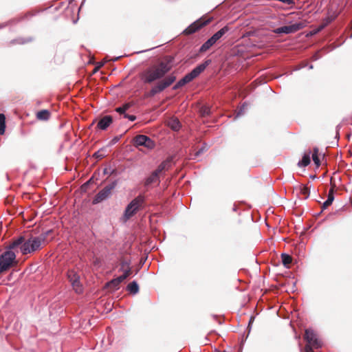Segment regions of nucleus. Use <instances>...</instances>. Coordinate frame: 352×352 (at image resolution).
<instances>
[{
	"instance_id": "obj_1",
	"label": "nucleus",
	"mask_w": 352,
	"mask_h": 352,
	"mask_svg": "<svg viewBox=\"0 0 352 352\" xmlns=\"http://www.w3.org/2000/svg\"><path fill=\"white\" fill-rule=\"evenodd\" d=\"M170 70V66L164 62L153 65L141 74V80L144 83H152L163 78Z\"/></svg>"
},
{
	"instance_id": "obj_2",
	"label": "nucleus",
	"mask_w": 352,
	"mask_h": 352,
	"mask_svg": "<svg viewBox=\"0 0 352 352\" xmlns=\"http://www.w3.org/2000/svg\"><path fill=\"white\" fill-rule=\"evenodd\" d=\"M210 60H206L204 63L197 65L189 74H186L184 78L179 80L173 87V89H177L186 84L191 82L193 79L197 77L206 68L210 65Z\"/></svg>"
},
{
	"instance_id": "obj_3",
	"label": "nucleus",
	"mask_w": 352,
	"mask_h": 352,
	"mask_svg": "<svg viewBox=\"0 0 352 352\" xmlns=\"http://www.w3.org/2000/svg\"><path fill=\"white\" fill-rule=\"evenodd\" d=\"M10 246L0 255V273L9 270L16 263V254Z\"/></svg>"
},
{
	"instance_id": "obj_4",
	"label": "nucleus",
	"mask_w": 352,
	"mask_h": 352,
	"mask_svg": "<svg viewBox=\"0 0 352 352\" xmlns=\"http://www.w3.org/2000/svg\"><path fill=\"white\" fill-rule=\"evenodd\" d=\"M305 339L307 344L304 350H301V352H314L313 348L318 349L322 346L321 341L318 338L314 331L311 329L305 330Z\"/></svg>"
},
{
	"instance_id": "obj_5",
	"label": "nucleus",
	"mask_w": 352,
	"mask_h": 352,
	"mask_svg": "<svg viewBox=\"0 0 352 352\" xmlns=\"http://www.w3.org/2000/svg\"><path fill=\"white\" fill-rule=\"evenodd\" d=\"M31 239H25L24 236H20L15 239L10 245V249H17L20 250V252L23 254H28L33 252L31 250L32 244Z\"/></svg>"
},
{
	"instance_id": "obj_6",
	"label": "nucleus",
	"mask_w": 352,
	"mask_h": 352,
	"mask_svg": "<svg viewBox=\"0 0 352 352\" xmlns=\"http://www.w3.org/2000/svg\"><path fill=\"white\" fill-rule=\"evenodd\" d=\"M144 201V197L139 195L133 199L126 208L124 216L126 219L131 218L140 208Z\"/></svg>"
},
{
	"instance_id": "obj_7",
	"label": "nucleus",
	"mask_w": 352,
	"mask_h": 352,
	"mask_svg": "<svg viewBox=\"0 0 352 352\" xmlns=\"http://www.w3.org/2000/svg\"><path fill=\"white\" fill-rule=\"evenodd\" d=\"M170 164L169 161H164L162 162L157 168L153 171L151 175H149L144 182V186L146 187L150 186L153 184L157 183L159 182L160 174L164 170L168 168Z\"/></svg>"
},
{
	"instance_id": "obj_8",
	"label": "nucleus",
	"mask_w": 352,
	"mask_h": 352,
	"mask_svg": "<svg viewBox=\"0 0 352 352\" xmlns=\"http://www.w3.org/2000/svg\"><path fill=\"white\" fill-rule=\"evenodd\" d=\"M176 77L173 74L166 76L164 79L160 80L154 87L151 90L152 95H155L157 93L161 92L166 88L169 87L175 80Z\"/></svg>"
},
{
	"instance_id": "obj_9",
	"label": "nucleus",
	"mask_w": 352,
	"mask_h": 352,
	"mask_svg": "<svg viewBox=\"0 0 352 352\" xmlns=\"http://www.w3.org/2000/svg\"><path fill=\"white\" fill-rule=\"evenodd\" d=\"M67 278L72 284L73 289L78 294L82 292V286L80 282V276L74 270H69L67 272Z\"/></svg>"
},
{
	"instance_id": "obj_10",
	"label": "nucleus",
	"mask_w": 352,
	"mask_h": 352,
	"mask_svg": "<svg viewBox=\"0 0 352 352\" xmlns=\"http://www.w3.org/2000/svg\"><path fill=\"white\" fill-rule=\"evenodd\" d=\"M133 144L135 147L144 146L148 149L155 147V142L145 135H138L133 139Z\"/></svg>"
},
{
	"instance_id": "obj_11",
	"label": "nucleus",
	"mask_w": 352,
	"mask_h": 352,
	"mask_svg": "<svg viewBox=\"0 0 352 352\" xmlns=\"http://www.w3.org/2000/svg\"><path fill=\"white\" fill-rule=\"evenodd\" d=\"M302 28V25L301 23H294L290 25H285L280 27L278 28H276L275 30V32L277 34H291L296 32L300 30Z\"/></svg>"
},
{
	"instance_id": "obj_12",
	"label": "nucleus",
	"mask_w": 352,
	"mask_h": 352,
	"mask_svg": "<svg viewBox=\"0 0 352 352\" xmlns=\"http://www.w3.org/2000/svg\"><path fill=\"white\" fill-rule=\"evenodd\" d=\"M113 188V185H110L104 187L96 195V198L94 199V202L98 203L107 199L111 194V192Z\"/></svg>"
},
{
	"instance_id": "obj_13",
	"label": "nucleus",
	"mask_w": 352,
	"mask_h": 352,
	"mask_svg": "<svg viewBox=\"0 0 352 352\" xmlns=\"http://www.w3.org/2000/svg\"><path fill=\"white\" fill-rule=\"evenodd\" d=\"M209 23V21H203L202 19L198 20L191 24L186 30L185 32L187 34H192L197 31L199 29L202 28L203 26L206 25Z\"/></svg>"
},
{
	"instance_id": "obj_14",
	"label": "nucleus",
	"mask_w": 352,
	"mask_h": 352,
	"mask_svg": "<svg viewBox=\"0 0 352 352\" xmlns=\"http://www.w3.org/2000/svg\"><path fill=\"white\" fill-rule=\"evenodd\" d=\"M112 122L113 119L111 116H105L98 121L97 127L101 130H105L109 126Z\"/></svg>"
},
{
	"instance_id": "obj_15",
	"label": "nucleus",
	"mask_w": 352,
	"mask_h": 352,
	"mask_svg": "<svg viewBox=\"0 0 352 352\" xmlns=\"http://www.w3.org/2000/svg\"><path fill=\"white\" fill-rule=\"evenodd\" d=\"M31 239V244H32V251H36L40 249L45 241V238L43 236H32Z\"/></svg>"
},
{
	"instance_id": "obj_16",
	"label": "nucleus",
	"mask_w": 352,
	"mask_h": 352,
	"mask_svg": "<svg viewBox=\"0 0 352 352\" xmlns=\"http://www.w3.org/2000/svg\"><path fill=\"white\" fill-rule=\"evenodd\" d=\"M168 126L175 131H177L181 128V123L176 118H171L168 121Z\"/></svg>"
},
{
	"instance_id": "obj_17",
	"label": "nucleus",
	"mask_w": 352,
	"mask_h": 352,
	"mask_svg": "<svg viewBox=\"0 0 352 352\" xmlns=\"http://www.w3.org/2000/svg\"><path fill=\"white\" fill-rule=\"evenodd\" d=\"M310 154H311L310 151L305 153L304 154L302 160L300 161H299L298 163V166L299 167H305L310 164V162H311Z\"/></svg>"
},
{
	"instance_id": "obj_18",
	"label": "nucleus",
	"mask_w": 352,
	"mask_h": 352,
	"mask_svg": "<svg viewBox=\"0 0 352 352\" xmlns=\"http://www.w3.org/2000/svg\"><path fill=\"white\" fill-rule=\"evenodd\" d=\"M50 116V113L47 110H41L36 113V118L40 120H47Z\"/></svg>"
},
{
	"instance_id": "obj_19",
	"label": "nucleus",
	"mask_w": 352,
	"mask_h": 352,
	"mask_svg": "<svg viewBox=\"0 0 352 352\" xmlns=\"http://www.w3.org/2000/svg\"><path fill=\"white\" fill-rule=\"evenodd\" d=\"M214 45V43L212 40L210 38L208 39L200 47L199 51L201 52H204L208 50L212 45Z\"/></svg>"
},
{
	"instance_id": "obj_20",
	"label": "nucleus",
	"mask_w": 352,
	"mask_h": 352,
	"mask_svg": "<svg viewBox=\"0 0 352 352\" xmlns=\"http://www.w3.org/2000/svg\"><path fill=\"white\" fill-rule=\"evenodd\" d=\"M127 290L131 294H135L139 291V286L135 281H133L127 285Z\"/></svg>"
},
{
	"instance_id": "obj_21",
	"label": "nucleus",
	"mask_w": 352,
	"mask_h": 352,
	"mask_svg": "<svg viewBox=\"0 0 352 352\" xmlns=\"http://www.w3.org/2000/svg\"><path fill=\"white\" fill-rule=\"evenodd\" d=\"M312 160L317 167L320 165V160L318 154V148H314L312 153Z\"/></svg>"
},
{
	"instance_id": "obj_22",
	"label": "nucleus",
	"mask_w": 352,
	"mask_h": 352,
	"mask_svg": "<svg viewBox=\"0 0 352 352\" xmlns=\"http://www.w3.org/2000/svg\"><path fill=\"white\" fill-rule=\"evenodd\" d=\"M300 193L302 196V199H307L310 194V190L309 188L306 186H300Z\"/></svg>"
},
{
	"instance_id": "obj_23",
	"label": "nucleus",
	"mask_w": 352,
	"mask_h": 352,
	"mask_svg": "<svg viewBox=\"0 0 352 352\" xmlns=\"http://www.w3.org/2000/svg\"><path fill=\"white\" fill-rule=\"evenodd\" d=\"M6 129V117L4 114L0 113V134L3 135Z\"/></svg>"
},
{
	"instance_id": "obj_24",
	"label": "nucleus",
	"mask_w": 352,
	"mask_h": 352,
	"mask_svg": "<svg viewBox=\"0 0 352 352\" xmlns=\"http://www.w3.org/2000/svg\"><path fill=\"white\" fill-rule=\"evenodd\" d=\"M281 258L282 262L285 266H287L292 263V257L287 254H282Z\"/></svg>"
},
{
	"instance_id": "obj_25",
	"label": "nucleus",
	"mask_w": 352,
	"mask_h": 352,
	"mask_svg": "<svg viewBox=\"0 0 352 352\" xmlns=\"http://www.w3.org/2000/svg\"><path fill=\"white\" fill-rule=\"evenodd\" d=\"M228 26H224L221 30H219L218 32L215 33L217 37H218L219 39L223 37V35H225L228 31H229Z\"/></svg>"
},
{
	"instance_id": "obj_26",
	"label": "nucleus",
	"mask_w": 352,
	"mask_h": 352,
	"mask_svg": "<svg viewBox=\"0 0 352 352\" xmlns=\"http://www.w3.org/2000/svg\"><path fill=\"white\" fill-rule=\"evenodd\" d=\"M129 108V104H126L123 105L122 107L116 108V111L120 114H124V113Z\"/></svg>"
},
{
	"instance_id": "obj_27",
	"label": "nucleus",
	"mask_w": 352,
	"mask_h": 352,
	"mask_svg": "<svg viewBox=\"0 0 352 352\" xmlns=\"http://www.w3.org/2000/svg\"><path fill=\"white\" fill-rule=\"evenodd\" d=\"M247 109V105L243 104L240 109L238 111L236 117H239L243 115L245 109Z\"/></svg>"
},
{
	"instance_id": "obj_28",
	"label": "nucleus",
	"mask_w": 352,
	"mask_h": 352,
	"mask_svg": "<svg viewBox=\"0 0 352 352\" xmlns=\"http://www.w3.org/2000/svg\"><path fill=\"white\" fill-rule=\"evenodd\" d=\"M126 279V276H120L116 278L113 279V283L116 282V284H120L124 280Z\"/></svg>"
},
{
	"instance_id": "obj_29",
	"label": "nucleus",
	"mask_w": 352,
	"mask_h": 352,
	"mask_svg": "<svg viewBox=\"0 0 352 352\" xmlns=\"http://www.w3.org/2000/svg\"><path fill=\"white\" fill-rule=\"evenodd\" d=\"M120 284H116V283H113V279L112 280H111L109 283H108V286L111 288H113V289H116L118 287Z\"/></svg>"
},
{
	"instance_id": "obj_30",
	"label": "nucleus",
	"mask_w": 352,
	"mask_h": 352,
	"mask_svg": "<svg viewBox=\"0 0 352 352\" xmlns=\"http://www.w3.org/2000/svg\"><path fill=\"white\" fill-rule=\"evenodd\" d=\"M332 204V201H331V199H327L323 204L322 207L324 208H327L329 206H330Z\"/></svg>"
},
{
	"instance_id": "obj_31",
	"label": "nucleus",
	"mask_w": 352,
	"mask_h": 352,
	"mask_svg": "<svg viewBox=\"0 0 352 352\" xmlns=\"http://www.w3.org/2000/svg\"><path fill=\"white\" fill-rule=\"evenodd\" d=\"M131 269L130 268H127L126 270H124L123 274L122 276H126V278L131 274Z\"/></svg>"
},
{
	"instance_id": "obj_32",
	"label": "nucleus",
	"mask_w": 352,
	"mask_h": 352,
	"mask_svg": "<svg viewBox=\"0 0 352 352\" xmlns=\"http://www.w3.org/2000/svg\"><path fill=\"white\" fill-rule=\"evenodd\" d=\"M124 118H127L129 120H130L131 121H134L135 120V116H133V115H127V114H124Z\"/></svg>"
},
{
	"instance_id": "obj_33",
	"label": "nucleus",
	"mask_w": 352,
	"mask_h": 352,
	"mask_svg": "<svg viewBox=\"0 0 352 352\" xmlns=\"http://www.w3.org/2000/svg\"><path fill=\"white\" fill-rule=\"evenodd\" d=\"M327 199H331V201L333 202V201L334 199V197H333V190L332 189L329 191Z\"/></svg>"
},
{
	"instance_id": "obj_34",
	"label": "nucleus",
	"mask_w": 352,
	"mask_h": 352,
	"mask_svg": "<svg viewBox=\"0 0 352 352\" xmlns=\"http://www.w3.org/2000/svg\"><path fill=\"white\" fill-rule=\"evenodd\" d=\"M211 40L213 41V42L214 43V44L219 40V38L218 37H217L216 34H214L211 37H210Z\"/></svg>"
},
{
	"instance_id": "obj_35",
	"label": "nucleus",
	"mask_w": 352,
	"mask_h": 352,
	"mask_svg": "<svg viewBox=\"0 0 352 352\" xmlns=\"http://www.w3.org/2000/svg\"><path fill=\"white\" fill-rule=\"evenodd\" d=\"M119 140V138L118 137H116L114 138L113 140H112V142L113 143H116Z\"/></svg>"
}]
</instances>
